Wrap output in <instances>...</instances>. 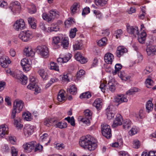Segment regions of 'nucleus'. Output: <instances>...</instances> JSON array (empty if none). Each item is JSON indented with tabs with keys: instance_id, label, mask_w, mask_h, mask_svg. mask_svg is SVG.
<instances>
[{
	"instance_id": "f257e3e1",
	"label": "nucleus",
	"mask_w": 156,
	"mask_h": 156,
	"mask_svg": "<svg viewBox=\"0 0 156 156\" xmlns=\"http://www.w3.org/2000/svg\"><path fill=\"white\" fill-rule=\"evenodd\" d=\"M80 145L90 151L94 150L97 147V141L90 135L82 137L79 141Z\"/></svg>"
},
{
	"instance_id": "f03ea898",
	"label": "nucleus",
	"mask_w": 156,
	"mask_h": 156,
	"mask_svg": "<svg viewBox=\"0 0 156 156\" xmlns=\"http://www.w3.org/2000/svg\"><path fill=\"white\" fill-rule=\"evenodd\" d=\"M23 106L24 103L22 100L19 99L16 100L13 104L11 115V118L14 119L16 117V113L21 111Z\"/></svg>"
},
{
	"instance_id": "7ed1b4c3",
	"label": "nucleus",
	"mask_w": 156,
	"mask_h": 156,
	"mask_svg": "<svg viewBox=\"0 0 156 156\" xmlns=\"http://www.w3.org/2000/svg\"><path fill=\"white\" fill-rule=\"evenodd\" d=\"M29 80L30 83L27 86V88L34 91L35 94H36L39 93L41 91V89L36 84L35 78L33 76H30Z\"/></svg>"
},
{
	"instance_id": "20e7f679",
	"label": "nucleus",
	"mask_w": 156,
	"mask_h": 156,
	"mask_svg": "<svg viewBox=\"0 0 156 156\" xmlns=\"http://www.w3.org/2000/svg\"><path fill=\"white\" fill-rule=\"evenodd\" d=\"M32 32L29 30L22 31L19 35V38L24 42H27L32 38Z\"/></svg>"
},
{
	"instance_id": "39448f33",
	"label": "nucleus",
	"mask_w": 156,
	"mask_h": 156,
	"mask_svg": "<svg viewBox=\"0 0 156 156\" xmlns=\"http://www.w3.org/2000/svg\"><path fill=\"white\" fill-rule=\"evenodd\" d=\"M102 135L107 138H110L112 136L111 130L110 126L107 124H103L101 125Z\"/></svg>"
},
{
	"instance_id": "423d86ee",
	"label": "nucleus",
	"mask_w": 156,
	"mask_h": 156,
	"mask_svg": "<svg viewBox=\"0 0 156 156\" xmlns=\"http://www.w3.org/2000/svg\"><path fill=\"white\" fill-rule=\"evenodd\" d=\"M9 8L13 14L15 15L16 13V12H19L20 10V3L17 1L12 2L11 3Z\"/></svg>"
},
{
	"instance_id": "0eeeda50",
	"label": "nucleus",
	"mask_w": 156,
	"mask_h": 156,
	"mask_svg": "<svg viewBox=\"0 0 156 156\" xmlns=\"http://www.w3.org/2000/svg\"><path fill=\"white\" fill-rule=\"evenodd\" d=\"M14 28L16 30H22L25 28V23L21 19L16 20L13 25Z\"/></svg>"
},
{
	"instance_id": "6e6552de",
	"label": "nucleus",
	"mask_w": 156,
	"mask_h": 156,
	"mask_svg": "<svg viewBox=\"0 0 156 156\" xmlns=\"http://www.w3.org/2000/svg\"><path fill=\"white\" fill-rule=\"evenodd\" d=\"M85 118H82L81 119V121L87 125H89L90 123V119H91L92 113L90 111L87 109L84 112Z\"/></svg>"
},
{
	"instance_id": "1a4fd4ad",
	"label": "nucleus",
	"mask_w": 156,
	"mask_h": 156,
	"mask_svg": "<svg viewBox=\"0 0 156 156\" xmlns=\"http://www.w3.org/2000/svg\"><path fill=\"white\" fill-rule=\"evenodd\" d=\"M21 64L25 71H28L31 69V62L27 58H25L22 59Z\"/></svg>"
},
{
	"instance_id": "9d476101",
	"label": "nucleus",
	"mask_w": 156,
	"mask_h": 156,
	"mask_svg": "<svg viewBox=\"0 0 156 156\" xmlns=\"http://www.w3.org/2000/svg\"><path fill=\"white\" fill-rule=\"evenodd\" d=\"M37 51L44 58H46L49 56V50L48 48L45 46L38 47Z\"/></svg>"
},
{
	"instance_id": "9b49d317",
	"label": "nucleus",
	"mask_w": 156,
	"mask_h": 156,
	"mask_svg": "<svg viewBox=\"0 0 156 156\" xmlns=\"http://www.w3.org/2000/svg\"><path fill=\"white\" fill-rule=\"evenodd\" d=\"M36 145V142L33 141L24 144L23 145V147L26 151L29 152L34 149Z\"/></svg>"
},
{
	"instance_id": "f8f14e48",
	"label": "nucleus",
	"mask_w": 156,
	"mask_h": 156,
	"mask_svg": "<svg viewBox=\"0 0 156 156\" xmlns=\"http://www.w3.org/2000/svg\"><path fill=\"white\" fill-rule=\"evenodd\" d=\"M23 131L25 136L28 137L33 133L34 131V127L30 124H26L24 128Z\"/></svg>"
},
{
	"instance_id": "ddd939ff",
	"label": "nucleus",
	"mask_w": 156,
	"mask_h": 156,
	"mask_svg": "<svg viewBox=\"0 0 156 156\" xmlns=\"http://www.w3.org/2000/svg\"><path fill=\"white\" fill-rule=\"evenodd\" d=\"M127 49L124 46H119L117 48L116 55L117 57L120 58L124 54L127 53Z\"/></svg>"
},
{
	"instance_id": "4468645a",
	"label": "nucleus",
	"mask_w": 156,
	"mask_h": 156,
	"mask_svg": "<svg viewBox=\"0 0 156 156\" xmlns=\"http://www.w3.org/2000/svg\"><path fill=\"white\" fill-rule=\"evenodd\" d=\"M123 120L122 116L120 114H117L114 121L113 124L112 125V127L113 128H115L118 126L121 125L122 124Z\"/></svg>"
},
{
	"instance_id": "2eb2a0df",
	"label": "nucleus",
	"mask_w": 156,
	"mask_h": 156,
	"mask_svg": "<svg viewBox=\"0 0 156 156\" xmlns=\"http://www.w3.org/2000/svg\"><path fill=\"white\" fill-rule=\"evenodd\" d=\"M23 54L27 57H33L34 55V52L31 47H26L24 49Z\"/></svg>"
},
{
	"instance_id": "dca6fc26",
	"label": "nucleus",
	"mask_w": 156,
	"mask_h": 156,
	"mask_svg": "<svg viewBox=\"0 0 156 156\" xmlns=\"http://www.w3.org/2000/svg\"><path fill=\"white\" fill-rule=\"evenodd\" d=\"M128 99L124 95H118L115 96L114 99V101L119 103H121L123 102H127Z\"/></svg>"
},
{
	"instance_id": "f3484780",
	"label": "nucleus",
	"mask_w": 156,
	"mask_h": 156,
	"mask_svg": "<svg viewBox=\"0 0 156 156\" xmlns=\"http://www.w3.org/2000/svg\"><path fill=\"white\" fill-rule=\"evenodd\" d=\"M127 30L128 32L131 34H133L135 35L138 34V29L136 27H132L130 26H127Z\"/></svg>"
},
{
	"instance_id": "a211bd4d",
	"label": "nucleus",
	"mask_w": 156,
	"mask_h": 156,
	"mask_svg": "<svg viewBox=\"0 0 156 156\" xmlns=\"http://www.w3.org/2000/svg\"><path fill=\"white\" fill-rule=\"evenodd\" d=\"M136 35H138V40L140 43L144 44L145 43L147 36V34L145 31H143L140 33H138Z\"/></svg>"
},
{
	"instance_id": "6ab92c4d",
	"label": "nucleus",
	"mask_w": 156,
	"mask_h": 156,
	"mask_svg": "<svg viewBox=\"0 0 156 156\" xmlns=\"http://www.w3.org/2000/svg\"><path fill=\"white\" fill-rule=\"evenodd\" d=\"M147 52L148 55L152 56L156 55V46H151L147 47Z\"/></svg>"
},
{
	"instance_id": "aec40b11",
	"label": "nucleus",
	"mask_w": 156,
	"mask_h": 156,
	"mask_svg": "<svg viewBox=\"0 0 156 156\" xmlns=\"http://www.w3.org/2000/svg\"><path fill=\"white\" fill-rule=\"evenodd\" d=\"M114 58L113 55L110 53H107L104 57L105 62L107 64H111Z\"/></svg>"
},
{
	"instance_id": "412c9836",
	"label": "nucleus",
	"mask_w": 156,
	"mask_h": 156,
	"mask_svg": "<svg viewBox=\"0 0 156 156\" xmlns=\"http://www.w3.org/2000/svg\"><path fill=\"white\" fill-rule=\"evenodd\" d=\"M75 59L82 64L86 63L87 61V59L82 56L81 53L79 52L77 53L75 55Z\"/></svg>"
},
{
	"instance_id": "4be33fe9",
	"label": "nucleus",
	"mask_w": 156,
	"mask_h": 156,
	"mask_svg": "<svg viewBox=\"0 0 156 156\" xmlns=\"http://www.w3.org/2000/svg\"><path fill=\"white\" fill-rule=\"evenodd\" d=\"M8 128L6 125H2L0 126V138L8 133Z\"/></svg>"
},
{
	"instance_id": "5701e85b",
	"label": "nucleus",
	"mask_w": 156,
	"mask_h": 156,
	"mask_svg": "<svg viewBox=\"0 0 156 156\" xmlns=\"http://www.w3.org/2000/svg\"><path fill=\"white\" fill-rule=\"evenodd\" d=\"M65 92L64 90H60L58 94V100L60 102L65 101L66 99V98L65 96Z\"/></svg>"
},
{
	"instance_id": "b1692460",
	"label": "nucleus",
	"mask_w": 156,
	"mask_h": 156,
	"mask_svg": "<svg viewBox=\"0 0 156 156\" xmlns=\"http://www.w3.org/2000/svg\"><path fill=\"white\" fill-rule=\"evenodd\" d=\"M102 105V100L100 98L96 99L93 103V105L98 110L101 108Z\"/></svg>"
},
{
	"instance_id": "393cba45",
	"label": "nucleus",
	"mask_w": 156,
	"mask_h": 156,
	"mask_svg": "<svg viewBox=\"0 0 156 156\" xmlns=\"http://www.w3.org/2000/svg\"><path fill=\"white\" fill-rule=\"evenodd\" d=\"M60 38L58 37H54L53 38L52 45L55 47V49L58 48L59 47L58 44L60 42Z\"/></svg>"
},
{
	"instance_id": "a878e982",
	"label": "nucleus",
	"mask_w": 156,
	"mask_h": 156,
	"mask_svg": "<svg viewBox=\"0 0 156 156\" xmlns=\"http://www.w3.org/2000/svg\"><path fill=\"white\" fill-rule=\"evenodd\" d=\"M0 62L1 66L5 68L7 66V64H10L11 62L10 60H7L5 58L2 57L0 58Z\"/></svg>"
},
{
	"instance_id": "bb28decb",
	"label": "nucleus",
	"mask_w": 156,
	"mask_h": 156,
	"mask_svg": "<svg viewBox=\"0 0 156 156\" xmlns=\"http://www.w3.org/2000/svg\"><path fill=\"white\" fill-rule=\"evenodd\" d=\"M55 123V126L56 127L59 128L60 129L65 128L67 127V124L66 122H57L54 121Z\"/></svg>"
},
{
	"instance_id": "cd10ccee",
	"label": "nucleus",
	"mask_w": 156,
	"mask_h": 156,
	"mask_svg": "<svg viewBox=\"0 0 156 156\" xmlns=\"http://www.w3.org/2000/svg\"><path fill=\"white\" fill-rule=\"evenodd\" d=\"M118 75L122 80L125 81L130 80L131 77L130 76L127 75L124 71L120 72Z\"/></svg>"
},
{
	"instance_id": "c85d7f7f",
	"label": "nucleus",
	"mask_w": 156,
	"mask_h": 156,
	"mask_svg": "<svg viewBox=\"0 0 156 156\" xmlns=\"http://www.w3.org/2000/svg\"><path fill=\"white\" fill-rule=\"evenodd\" d=\"M123 127L126 129H128L131 125L132 122L129 119H125L123 121Z\"/></svg>"
},
{
	"instance_id": "c756f323",
	"label": "nucleus",
	"mask_w": 156,
	"mask_h": 156,
	"mask_svg": "<svg viewBox=\"0 0 156 156\" xmlns=\"http://www.w3.org/2000/svg\"><path fill=\"white\" fill-rule=\"evenodd\" d=\"M20 119L19 117H17L14 119V125L18 129H21L23 127V125L20 123Z\"/></svg>"
},
{
	"instance_id": "7c9ffc66",
	"label": "nucleus",
	"mask_w": 156,
	"mask_h": 156,
	"mask_svg": "<svg viewBox=\"0 0 156 156\" xmlns=\"http://www.w3.org/2000/svg\"><path fill=\"white\" fill-rule=\"evenodd\" d=\"M38 73L44 80H46L48 78L47 73L44 69H41L38 72Z\"/></svg>"
},
{
	"instance_id": "2f4dec72",
	"label": "nucleus",
	"mask_w": 156,
	"mask_h": 156,
	"mask_svg": "<svg viewBox=\"0 0 156 156\" xmlns=\"http://www.w3.org/2000/svg\"><path fill=\"white\" fill-rule=\"evenodd\" d=\"M28 23L30 24L31 27L33 29H35L36 28V20L34 18L30 17L28 19Z\"/></svg>"
},
{
	"instance_id": "473e14b6",
	"label": "nucleus",
	"mask_w": 156,
	"mask_h": 156,
	"mask_svg": "<svg viewBox=\"0 0 156 156\" xmlns=\"http://www.w3.org/2000/svg\"><path fill=\"white\" fill-rule=\"evenodd\" d=\"M108 0H94L96 5L98 6H103L107 4Z\"/></svg>"
},
{
	"instance_id": "72a5a7b5",
	"label": "nucleus",
	"mask_w": 156,
	"mask_h": 156,
	"mask_svg": "<svg viewBox=\"0 0 156 156\" xmlns=\"http://www.w3.org/2000/svg\"><path fill=\"white\" fill-rule=\"evenodd\" d=\"M122 68V66L120 64H116L115 66V70L113 71L112 73L114 75L118 73L119 74L120 73V70Z\"/></svg>"
},
{
	"instance_id": "f704fd0d",
	"label": "nucleus",
	"mask_w": 156,
	"mask_h": 156,
	"mask_svg": "<svg viewBox=\"0 0 156 156\" xmlns=\"http://www.w3.org/2000/svg\"><path fill=\"white\" fill-rule=\"evenodd\" d=\"M75 23L73 19L72 18H69L65 22V26L67 27H70Z\"/></svg>"
},
{
	"instance_id": "c9c22d12",
	"label": "nucleus",
	"mask_w": 156,
	"mask_h": 156,
	"mask_svg": "<svg viewBox=\"0 0 156 156\" xmlns=\"http://www.w3.org/2000/svg\"><path fill=\"white\" fill-rule=\"evenodd\" d=\"M110 106H108L107 109V115L108 118V119H110L114 117V113H113L112 111H110Z\"/></svg>"
},
{
	"instance_id": "e433bc0d",
	"label": "nucleus",
	"mask_w": 156,
	"mask_h": 156,
	"mask_svg": "<svg viewBox=\"0 0 156 156\" xmlns=\"http://www.w3.org/2000/svg\"><path fill=\"white\" fill-rule=\"evenodd\" d=\"M67 92L71 94H75L77 92L76 88L75 85H71L70 88L67 90Z\"/></svg>"
},
{
	"instance_id": "4c0bfd02",
	"label": "nucleus",
	"mask_w": 156,
	"mask_h": 156,
	"mask_svg": "<svg viewBox=\"0 0 156 156\" xmlns=\"http://www.w3.org/2000/svg\"><path fill=\"white\" fill-rule=\"evenodd\" d=\"M43 19L48 22H50L53 20L52 17L50 14H47L46 13H43L42 15Z\"/></svg>"
},
{
	"instance_id": "58836bf2",
	"label": "nucleus",
	"mask_w": 156,
	"mask_h": 156,
	"mask_svg": "<svg viewBox=\"0 0 156 156\" xmlns=\"http://www.w3.org/2000/svg\"><path fill=\"white\" fill-rule=\"evenodd\" d=\"M146 109L149 112L150 111L152 110L153 109V105L152 101L149 100H148L146 105Z\"/></svg>"
},
{
	"instance_id": "ea45409f",
	"label": "nucleus",
	"mask_w": 156,
	"mask_h": 156,
	"mask_svg": "<svg viewBox=\"0 0 156 156\" xmlns=\"http://www.w3.org/2000/svg\"><path fill=\"white\" fill-rule=\"evenodd\" d=\"M135 116L138 119L144 118L145 117L144 111L142 109L140 110L136 114Z\"/></svg>"
},
{
	"instance_id": "a19ab883",
	"label": "nucleus",
	"mask_w": 156,
	"mask_h": 156,
	"mask_svg": "<svg viewBox=\"0 0 156 156\" xmlns=\"http://www.w3.org/2000/svg\"><path fill=\"white\" fill-rule=\"evenodd\" d=\"M83 44L81 41H77L75 44L73 45V48L75 50L81 49L83 48Z\"/></svg>"
},
{
	"instance_id": "79ce46f5",
	"label": "nucleus",
	"mask_w": 156,
	"mask_h": 156,
	"mask_svg": "<svg viewBox=\"0 0 156 156\" xmlns=\"http://www.w3.org/2000/svg\"><path fill=\"white\" fill-rule=\"evenodd\" d=\"M91 96V94L89 92H86L83 93L80 96V98L87 99L90 98Z\"/></svg>"
},
{
	"instance_id": "37998d69",
	"label": "nucleus",
	"mask_w": 156,
	"mask_h": 156,
	"mask_svg": "<svg viewBox=\"0 0 156 156\" xmlns=\"http://www.w3.org/2000/svg\"><path fill=\"white\" fill-rule=\"evenodd\" d=\"M107 39L106 37H103L99 40L98 42V44L99 46H105L107 44Z\"/></svg>"
},
{
	"instance_id": "c03bdc74",
	"label": "nucleus",
	"mask_w": 156,
	"mask_h": 156,
	"mask_svg": "<svg viewBox=\"0 0 156 156\" xmlns=\"http://www.w3.org/2000/svg\"><path fill=\"white\" fill-rule=\"evenodd\" d=\"M106 87L108 88H109V90L112 92H114L115 89L114 84L112 82H109L106 85Z\"/></svg>"
},
{
	"instance_id": "a18cd8bd",
	"label": "nucleus",
	"mask_w": 156,
	"mask_h": 156,
	"mask_svg": "<svg viewBox=\"0 0 156 156\" xmlns=\"http://www.w3.org/2000/svg\"><path fill=\"white\" fill-rule=\"evenodd\" d=\"M49 14L52 17L53 19L55 17H58L59 16L58 12L56 10H51L49 11Z\"/></svg>"
},
{
	"instance_id": "49530a36",
	"label": "nucleus",
	"mask_w": 156,
	"mask_h": 156,
	"mask_svg": "<svg viewBox=\"0 0 156 156\" xmlns=\"http://www.w3.org/2000/svg\"><path fill=\"white\" fill-rule=\"evenodd\" d=\"M145 82L146 87L149 88H151V86L153 85L154 84L153 80L150 78L147 79Z\"/></svg>"
},
{
	"instance_id": "de8ad7c7",
	"label": "nucleus",
	"mask_w": 156,
	"mask_h": 156,
	"mask_svg": "<svg viewBox=\"0 0 156 156\" xmlns=\"http://www.w3.org/2000/svg\"><path fill=\"white\" fill-rule=\"evenodd\" d=\"M50 69L52 70H54L56 71H59V67L57 65V64L52 62L50 63Z\"/></svg>"
},
{
	"instance_id": "09e8293b",
	"label": "nucleus",
	"mask_w": 156,
	"mask_h": 156,
	"mask_svg": "<svg viewBox=\"0 0 156 156\" xmlns=\"http://www.w3.org/2000/svg\"><path fill=\"white\" fill-rule=\"evenodd\" d=\"M69 41L67 38H63L62 41V45L64 48H66L68 47Z\"/></svg>"
},
{
	"instance_id": "8fccbe9b",
	"label": "nucleus",
	"mask_w": 156,
	"mask_h": 156,
	"mask_svg": "<svg viewBox=\"0 0 156 156\" xmlns=\"http://www.w3.org/2000/svg\"><path fill=\"white\" fill-rule=\"evenodd\" d=\"M23 75L21 73V72L18 71L16 73H13L12 76L19 80Z\"/></svg>"
},
{
	"instance_id": "3c124183",
	"label": "nucleus",
	"mask_w": 156,
	"mask_h": 156,
	"mask_svg": "<svg viewBox=\"0 0 156 156\" xmlns=\"http://www.w3.org/2000/svg\"><path fill=\"white\" fill-rule=\"evenodd\" d=\"M65 119L67 120L69 123H70L72 126H74L75 125V120L73 117H71V118L68 117L66 118Z\"/></svg>"
},
{
	"instance_id": "603ef678",
	"label": "nucleus",
	"mask_w": 156,
	"mask_h": 156,
	"mask_svg": "<svg viewBox=\"0 0 156 156\" xmlns=\"http://www.w3.org/2000/svg\"><path fill=\"white\" fill-rule=\"evenodd\" d=\"M78 7V4L77 3H74L70 8L71 13L73 14L75 13Z\"/></svg>"
},
{
	"instance_id": "864d4df0",
	"label": "nucleus",
	"mask_w": 156,
	"mask_h": 156,
	"mask_svg": "<svg viewBox=\"0 0 156 156\" xmlns=\"http://www.w3.org/2000/svg\"><path fill=\"white\" fill-rule=\"evenodd\" d=\"M77 31V30L76 28L72 29L70 32L69 36L70 37L72 38H74L76 35V32Z\"/></svg>"
},
{
	"instance_id": "5fc2aeb1",
	"label": "nucleus",
	"mask_w": 156,
	"mask_h": 156,
	"mask_svg": "<svg viewBox=\"0 0 156 156\" xmlns=\"http://www.w3.org/2000/svg\"><path fill=\"white\" fill-rule=\"evenodd\" d=\"M138 132V130L135 126L133 127L129 132V133L131 136L133 135Z\"/></svg>"
},
{
	"instance_id": "6e6d98bb",
	"label": "nucleus",
	"mask_w": 156,
	"mask_h": 156,
	"mask_svg": "<svg viewBox=\"0 0 156 156\" xmlns=\"http://www.w3.org/2000/svg\"><path fill=\"white\" fill-rule=\"evenodd\" d=\"M137 91V89L136 88H134L128 90L126 94L127 95H130L134 94L135 92Z\"/></svg>"
},
{
	"instance_id": "4d7b16f0",
	"label": "nucleus",
	"mask_w": 156,
	"mask_h": 156,
	"mask_svg": "<svg viewBox=\"0 0 156 156\" xmlns=\"http://www.w3.org/2000/svg\"><path fill=\"white\" fill-rule=\"evenodd\" d=\"M19 80L23 84L25 85L27 83V77L25 75H23Z\"/></svg>"
},
{
	"instance_id": "13d9d810",
	"label": "nucleus",
	"mask_w": 156,
	"mask_h": 156,
	"mask_svg": "<svg viewBox=\"0 0 156 156\" xmlns=\"http://www.w3.org/2000/svg\"><path fill=\"white\" fill-rule=\"evenodd\" d=\"M31 114L29 113H25L23 114V118L27 121L30 120L31 119Z\"/></svg>"
},
{
	"instance_id": "bf43d9fd",
	"label": "nucleus",
	"mask_w": 156,
	"mask_h": 156,
	"mask_svg": "<svg viewBox=\"0 0 156 156\" xmlns=\"http://www.w3.org/2000/svg\"><path fill=\"white\" fill-rule=\"evenodd\" d=\"M72 55L71 54L68 53L63 58H62L63 60V62H67L71 58Z\"/></svg>"
},
{
	"instance_id": "052dcab7",
	"label": "nucleus",
	"mask_w": 156,
	"mask_h": 156,
	"mask_svg": "<svg viewBox=\"0 0 156 156\" xmlns=\"http://www.w3.org/2000/svg\"><path fill=\"white\" fill-rule=\"evenodd\" d=\"M72 55L71 54L68 53L63 58H62L63 60V62H67L71 58Z\"/></svg>"
},
{
	"instance_id": "680f3d73",
	"label": "nucleus",
	"mask_w": 156,
	"mask_h": 156,
	"mask_svg": "<svg viewBox=\"0 0 156 156\" xmlns=\"http://www.w3.org/2000/svg\"><path fill=\"white\" fill-rule=\"evenodd\" d=\"M59 30V28L58 27H49L48 28V30H47L48 32H51V31H57Z\"/></svg>"
},
{
	"instance_id": "e2e57ef3",
	"label": "nucleus",
	"mask_w": 156,
	"mask_h": 156,
	"mask_svg": "<svg viewBox=\"0 0 156 156\" xmlns=\"http://www.w3.org/2000/svg\"><path fill=\"white\" fill-rule=\"evenodd\" d=\"M85 73V71L83 69H80L79 71L76 74V77L78 79L79 78L83 76Z\"/></svg>"
},
{
	"instance_id": "0e129e2a",
	"label": "nucleus",
	"mask_w": 156,
	"mask_h": 156,
	"mask_svg": "<svg viewBox=\"0 0 156 156\" xmlns=\"http://www.w3.org/2000/svg\"><path fill=\"white\" fill-rule=\"evenodd\" d=\"M28 11L31 14H33L36 12V8L34 5H32L30 8L28 9Z\"/></svg>"
},
{
	"instance_id": "69168bd1",
	"label": "nucleus",
	"mask_w": 156,
	"mask_h": 156,
	"mask_svg": "<svg viewBox=\"0 0 156 156\" xmlns=\"http://www.w3.org/2000/svg\"><path fill=\"white\" fill-rule=\"evenodd\" d=\"M11 153L12 156H17L18 154V151L14 147H12L11 148Z\"/></svg>"
},
{
	"instance_id": "338daca9",
	"label": "nucleus",
	"mask_w": 156,
	"mask_h": 156,
	"mask_svg": "<svg viewBox=\"0 0 156 156\" xmlns=\"http://www.w3.org/2000/svg\"><path fill=\"white\" fill-rule=\"evenodd\" d=\"M100 83L101 84L99 87L101 88V90L102 92H104L105 90V87H107L106 85L105 84L104 80L101 81Z\"/></svg>"
},
{
	"instance_id": "774afa93",
	"label": "nucleus",
	"mask_w": 156,
	"mask_h": 156,
	"mask_svg": "<svg viewBox=\"0 0 156 156\" xmlns=\"http://www.w3.org/2000/svg\"><path fill=\"white\" fill-rule=\"evenodd\" d=\"M90 12V8L88 7H86L83 9L82 15L83 16H85L86 14L89 13Z\"/></svg>"
}]
</instances>
